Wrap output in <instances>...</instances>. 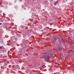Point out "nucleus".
I'll list each match as a JSON object with an SVG mask.
<instances>
[{"instance_id":"nucleus-2","label":"nucleus","mask_w":74,"mask_h":74,"mask_svg":"<svg viewBox=\"0 0 74 74\" xmlns=\"http://www.w3.org/2000/svg\"><path fill=\"white\" fill-rule=\"evenodd\" d=\"M58 47H59V49L60 51L63 49L62 47V44H60V43H59L58 44Z\"/></svg>"},{"instance_id":"nucleus-3","label":"nucleus","mask_w":74,"mask_h":74,"mask_svg":"<svg viewBox=\"0 0 74 74\" xmlns=\"http://www.w3.org/2000/svg\"><path fill=\"white\" fill-rule=\"evenodd\" d=\"M44 58H45V60L46 61L47 60H46V59H47V56L46 55H44V56H42L40 58L41 59H44Z\"/></svg>"},{"instance_id":"nucleus-1","label":"nucleus","mask_w":74,"mask_h":74,"mask_svg":"<svg viewBox=\"0 0 74 74\" xmlns=\"http://www.w3.org/2000/svg\"><path fill=\"white\" fill-rule=\"evenodd\" d=\"M47 54H48V56H47V62H48V60H50V56L51 55V54L50 53V52H49V51H47Z\"/></svg>"},{"instance_id":"nucleus-8","label":"nucleus","mask_w":74,"mask_h":74,"mask_svg":"<svg viewBox=\"0 0 74 74\" xmlns=\"http://www.w3.org/2000/svg\"><path fill=\"white\" fill-rule=\"evenodd\" d=\"M2 25V23H0V25Z\"/></svg>"},{"instance_id":"nucleus-5","label":"nucleus","mask_w":74,"mask_h":74,"mask_svg":"<svg viewBox=\"0 0 74 74\" xmlns=\"http://www.w3.org/2000/svg\"><path fill=\"white\" fill-rule=\"evenodd\" d=\"M4 48V47H3V46H0V49H1V48Z\"/></svg>"},{"instance_id":"nucleus-4","label":"nucleus","mask_w":74,"mask_h":74,"mask_svg":"<svg viewBox=\"0 0 74 74\" xmlns=\"http://www.w3.org/2000/svg\"><path fill=\"white\" fill-rule=\"evenodd\" d=\"M59 2V1L57 0V1L55 2L54 3V5H56L57 4H58V3Z\"/></svg>"},{"instance_id":"nucleus-7","label":"nucleus","mask_w":74,"mask_h":74,"mask_svg":"<svg viewBox=\"0 0 74 74\" xmlns=\"http://www.w3.org/2000/svg\"><path fill=\"white\" fill-rule=\"evenodd\" d=\"M71 52H73V51L71 50Z\"/></svg>"},{"instance_id":"nucleus-6","label":"nucleus","mask_w":74,"mask_h":74,"mask_svg":"<svg viewBox=\"0 0 74 74\" xmlns=\"http://www.w3.org/2000/svg\"><path fill=\"white\" fill-rule=\"evenodd\" d=\"M7 63L8 64H9V61H7Z\"/></svg>"},{"instance_id":"nucleus-10","label":"nucleus","mask_w":74,"mask_h":74,"mask_svg":"<svg viewBox=\"0 0 74 74\" xmlns=\"http://www.w3.org/2000/svg\"><path fill=\"white\" fill-rule=\"evenodd\" d=\"M43 10H44V9H43Z\"/></svg>"},{"instance_id":"nucleus-9","label":"nucleus","mask_w":74,"mask_h":74,"mask_svg":"<svg viewBox=\"0 0 74 74\" xmlns=\"http://www.w3.org/2000/svg\"><path fill=\"white\" fill-rule=\"evenodd\" d=\"M2 53H4V51H3V52Z\"/></svg>"}]
</instances>
